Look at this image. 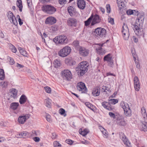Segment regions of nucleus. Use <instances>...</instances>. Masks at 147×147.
<instances>
[{"mask_svg": "<svg viewBox=\"0 0 147 147\" xmlns=\"http://www.w3.org/2000/svg\"><path fill=\"white\" fill-rule=\"evenodd\" d=\"M88 64L86 61L81 62L76 68V70L79 73L81 76H83L87 71Z\"/></svg>", "mask_w": 147, "mask_h": 147, "instance_id": "1", "label": "nucleus"}, {"mask_svg": "<svg viewBox=\"0 0 147 147\" xmlns=\"http://www.w3.org/2000/svg\"><path fill=\"white\" fill-rule=\"evenodd\" d=\"M120 106L123 109L124 114L126 117H129L131 115V111L128 104L122 101L120 103Z\"/></svg>", "mask_w": 147, "mask_h": 147, "instance_id": "2", "label": "nucleus"}, {"mask_svg": "<svg viewBox=\"0 0 147 147\" xmlns=\"http://www.w3.org/2000/svg\"><path fill=\"white\" fill-rule=\"evenodd\" d=\"M53 41L57 44H64L68 42V39L67 37L64 35H61L57 36L53 39Z\"/></svg>", "mask_w": 147, "mask_h": 147, "instance_id": "3", "label": "nucleus"}, {"mask_svg": "<svg viewBox=\"0 0 147 147\" xmlns=\"http://www.w3.org/2000/svg\"><path fill=\"white\" fill-rule=\"evenodd\" d=\"M136 15H137L138 18H137L134 25L143 26L145 18V14L144 13H139L138 11H136Z\"/></svg>", "mask_w": 147, "mask_h": 147, "instance_id": "4", "label": "nucleus"}, {"mask_svg": "<svg viewBox=\"0 0 147 147\" xmlns=\"http://www.w3.org/2000/svg\"><path fill=\"white\" fill-rule=\"evenodd\" d=\"M143 26L134 25V30L135 34L139 37L144 36V32L142 28Z\"/></svg>", "mask_w": 147, "mask_h": 147, "instance_id": "5", "label": "nucleus"}, {"mask_svg": "<svg viewBox=\"0 0 147 147\" xmlns=\"http://www.w3.org/2000/svg\"><path fill=\"white\" fill-rule=\"evenodd\" d=\"M106 33V30L104 28L100 27L95 29L94 34L97 36L102 38L105 37Z\"/></svg>", "mask_w": 147, "mask_h": 147, "instance_id": "6", "label": "nucleus"}, {"mask_svg": "<svg viewBox=\"0 0 147 147\" xmlns=\"http://www.w3.org/2000/svg\"><path fill=\"white\" fill-rule=\"evenodd\" d=\"M71 51V48L69 47L65 46L60 50L58 52V54L60 57H65L68 55Z\"/></svg>", "mask_w": 147, "mask_h": 147, "instance_id": "7", "label": "nucleus"}, {"mask_svg": "<svg viewBox=\"0 0 147 147\" xmlns=\"http://www.w3.org/2000/svg\"><path fill=\"white\" fill-rule=\"evenodd\" d=\"M122 32L124 39L127 40L129 36V29L126 24H124L122 27Z\"/></svg>", "mask_w": 147, "mask_h": 147, "instance_id": "8", "label": "nucleus"}, {"mask_svg": "<svg viewBox=\"0 0 147 147\" xmlns=\"http://www.w3.org/2000/svg\"><path fill=\"white\" fill-rule=\"evenodd\" d=\"M62 76L64 80H69L72 78V75L70 71L66 69L62 72Z\"/></svg>", "mask_w": 147, "mask_h": 147, "instance_id": "9", "label": "nucleus"}, {"mask_svg": "<svg viewBox=\"0 0 147 147\" xmlns=\"http://www.w3.org/2000/svg\"><path fill=\"white\" fill-rule=\"evenodd\" d=\"M7 16L11 23H13L14 25H17L18 23L13 13L11 11L8 12L7 14Z\"/></svg>", "mask_w": 147, "mask_h": 147, "instance_id": "10", "label": "nucleus"}, {"mask_svg": "<svg viewBox=\"0 0 147 147\" xmlns=\"http://www.w3.org/2000/svg\"><path fill=\"white\" fill-rule=\"evenodd\" d=\"M30 116L28 114H24L23 115L20 116L18 118V122L20 124H23L29 118Z\"/></svg>", "mask_w": 147, "mask_h": 147, "instance_id": "11", "label": "nucleus"}, {"mask_svg": "<svg viewBox=\"0 0 147 147\" xmlns=\"http://www.w3.org/2000/svg\"><path fill=\"white\" fill-rule=\"evenodd\" d=\"M77 90L81 93H86L87 92V90L84 84L80 82L78 84L77 86Z\"/></svg>", "mask_w": 147, "mask_h": 147, "instance_id": "12", "label": "nucleus"}, {"mask_svg": "<svg viewBox=\"0 0 147 147\" xmlns=\"http://www.w3.org/2000/svg\"><path fill=\"white\" fill-rule=\"evenodd\" d=\"M90 16H92V21L91 23V26H93L94 25L99 23L101 21V19L99 16L95 14L93 16L92 14Z\"/></svg>", "mask_w": 147, "mask_h": 147, "instance_id": "13", "label": "nucleus"}, {"mask_svg": "<svg viewBox=\"0 0 147 147\" xmlns=\"http://www.w3.org/2000/svg\"><path fill=\"white\" fill-rule=\"evenodd\" d=\"M56 19L54 17L49 16L46 19L45 23L46 24L52 25L56 23Z\"/></svg>", "mask_w": 147, "mask_h": 147, "instance_id": "14", "label": "nucleus"}, {"mask_svg": "<svg viewBox=\"0 0 147 147\" xmlns=\"http://www.w3.org/2000/svg\"><path fill=\"white\" fill-rule=\"evenodd\" d=\"M18 91L15 89H12L10 90V92L9 94L10 98L9 100L11 99H15L17 97Z\"/></svg>", "mask_w": 147, "mask_h": 147, "instance_id": "15", "label": "nucleus"}, {"mask_svg": "<svg viewBox=\"0 0 147 147\" xmlns=\"http://www.w3.org/2000/svg\"><path fill=\"white\" fill-rule=\"evenodd\" d=\"M103 44H99L96 45V49L98 53L100 55H103L105 53V51L102 49V47L103 46Z\"/></svg>", "mask_w": 147, "mask_h": 147, "instance_id": "16", "label": "nucleus"}, {"mask_svg": "<svg viewBox=\"0 0 147 147\" xmlns=\"http://www.w3.org/2000/svg\"><path fill=\"white\" fill-rule=\"evenodd\" d=\"M117 123L118 125L125 126L126 124V122L122 116L118 117L117 119Z\"/></svg>", "mask_w": 147, "mask_h": 147, "instance_id": "17", "label": "nucleus"}, {"mask_svg": "<svg viewBox=\"0 0 147 147\" xmlns=\"http://www.w3.org/2000/svg\"><path fill=\"white\" fill-rule=\"evenodd\" d=\"M79 51L80 54L84 57L87 56L89 53L88 49L82 47L79 49Z\"/></svg>", "mask_w": 147, "mask_h": 147, "instance_id": "18", "label": "nucleus"}, {"mask_svg": "<svg viewBox=\"0 0 147 147\" xmlns=\"http://www.w3.org/2000/svg\"><path fill=\"white\" fill-rule=\"evenodd\" d=\"M77 5L79 8L84 9L85 7L86 3L84 0H77Z\"/></svg>", "mask_w": 147, "mask_h": 147, "instance_id": "19", "label": "nucleus"}, {"mask_svg": "<svg viewBox=\"0 0 147 147\" xmlns=\"http://www.w3.org/2000/svg\"><path fill=\"white\" fill-rule=\"evenodd\" d=\"M118 6L120 9L126 8V6L124 3V0H117Z\"/></svg>", "mask_w": 147, "mask_h": 147, "instance_id": "20", "label": "nucleus"}, {"mask_svg": "<svg viewBox=\"0 0 147 147\" xmlns=\"http://www.w3.org/2000/svg\"><path fill=\"white\" fill-rule=\"evenodd\" d=\"M76 22V20L73 18H69L67 21V24L69 26H75Z\"/></svg>", "mask_w": 147, "mask_h": 147, "instance_id": "21", "label": "nucleus"}, {"mask_svg": "<svg viewBox=\"0 0 147 147\" xmlns=\"http://www.w3.org/2000/svg\"><path fill=\"white\" fill-rule=\"evenodd\" d=\"M141 113L143 120L145 121H147V114L146 109L144 107L141 108Z\"/></svg>", "mask_w": 147, "mask_h": 147, "instance_id": "22", "label": "nucleus"}, {"mask_svg": "<svg viewBox=\"0 0 147 147\" xmlns=\"http://www.w3.org/2000/svg\"><path fill=\"white\" fill-rule=\"evenodd\" d=\"M29 136V133L25 131L19 133L16 136V137L17 138H24L26 137H28Z\"/></svg>", "mask_w": 147, "mask_h": 147, "instance_id": "23", "label": "nucleus"}, {"mask_svg": "<svg viewBox=\"0 0 147 147\" xmlns=\"http://www.w3.org/2000/svg\"><path fill=\"white\" fill-rule=\"evenodd\" d=\"M102 105L104 108L109 111L112 110L113 109L112 107H110V104H109V102H102Z\"/></svg>", "mask_w": 147, "mask_h": 147, "instance_id": "24", "label": "nucleus"}, {"mask_svg": "<svg viewBox=\"0 0 147 147\" xmlns=\"http://www.w3.org/2000/svg\"><path fill=\"white\" fill-rule=\"evenodd\" d=\"M65 61L66 64L69 65H74L76 63L75 62L70 58L66 59Z\"/></svg>", "mask_w": 147, "mask_h": 147, "instance_id": "25", "label": "nucleus"}, {"mask_svg": "<svg viewBox=\"0 0 147 147\" xmlns=\"http://www.w3.org/2000/svg\"><path fill=\"white\" fill-rule=\"evenodd\" d=\"M27 100V98L26 96L25 95L23 94L20 98L19 102L21 104H23L25 103Z\"/></svg>", "mask_w": 147, "mask_h": 147, "instance_id": "26", "label": "nucleus"}, {"mask_svg": "<svg viewBox=\"0 0 147 147\" xmlns=\"http://www.w3.org/2000/svg\"><path fill=\"white\" fill-rule=\"evenodd\" d=\"M19 105V103L13 102L11 103L10 108L13 110H16Z\"/></svg>", "mask_w": 147, "mask_h": 147, "instance_id": "27", "label": "nucleus"}, {"mask_svg": "<svg viewBox=\"0 0 147 147\" xmlns=\"http://www.w3.org/2000/svg\"><path fill=\"white\" fill-rule=\"evenodd\" d=\"M146 121H143L142 124L141 129L144 131H147V122Z\"/></svg>", "mask_w": 147, "mask_h": 147, "instance_id": "28", "label": "nucleus"}, {"mask_svg": "<svg viewBox=\"0 0 147 147\" xmlns=\"http://www.w3.org/2000/svg\"><path fill=\"white\" fill-rule=\"evenodd\" d=\"M82 129H80L79 130L80 134L83 136H86L89 132V130L87 129H85L83 131L82 130Z\"/></svg>", "mask_w": 147, "mask_h": 147, "instance_id": "29", "label": "nucleus"}, {"mask_svg": "<svg viewBox=\"0 0 147 147\" xmlns=\"http://www.w3.org/2000/svg\"><path fill=\"white\" fill-rule=\"evenodd\" d=\"M51 100L49 98H47L45 100V106L48 108H50L51 105Z\"/></svg>", "mask_w": 147, "mask_h": 147, "instance_id": "30", "label": "nucleus"}, {"mask_svg": "<svg viewBox=\"0 0 147 147\" xmlns=\"http://www.w3.org/2000/svg\"><path fill=\"white\" fill-rule=\"evenodd\" d=\"M112 57L111 56V54H109L107 55H105L104 58V61H106L109 62L112 60Z\"/></svg>", "mask_w": 147, "mask_h": 147, "instance_id": "31", "label": "nucleus"}, {"mask_svg": "<svg viewBox=\"0 0 147 147\" xmlns=\"http://www.w3.org/2000/svg\"><path fill=\"white\" fill-rule=\"evenodd\" d=\"M100 93V90L97 88H94L93 89L92 94L94 96H98L99 95Z\"/></svg>", "mask_w": 147, "mask_h": 147, "instance_id": "32", "label": "nucleus"}, {"mask_svg": "<svg viewBox=\"0 0 147 147\" xmlns=\"http://www.w3.org/2000/svg\"><path fill=\"white\" fill-rule=\"evenodd\" d=\"M137 10H127L126 11V12L128 15H131L132 14L136 15Z\"/></svg>", "mask_w": 147, "mask_h": 147, "instance_id": "33", "label": "nucleus"}, {"mask_svg": "<svg viewBox=\"0 0 147 147\" xmlns=\"http://www.w3.org/2000/svg\"><path fill=\"white\" fill-rule=\"evenodd\" d=\"M73 46L77 50H79V49L81 47H80L79 45V42L78 41H74L72 44Z\"/></svg>", "mask_w": 147, "mask_h": 147, "instance_id": "34", "label": "nucleus"}, {"mask_svg": "<svg viewBox=\"0 0 147 147\" xmlns=\"http://www.w3.org/2000/svg\"><path fill=\"white\" fill-rule=\"evenodd\" d=\"M43 9H56L53 6L51 5H43L42 7Z\"/></svg>", "mask_w": 147, "mask_h": 147, "instance_id": "35", "label": "nucleus"}, {"mask_svg": "<svg viewBox=\"0 0 147 147\" xmlns=\"http://www.w3.org/2000/svg\"><path fill=\"white\" fill-rule=\"evenodd\" d=\"M43 11L47 14H51L54 13L56 10H42Z\"/></svg>", "mask_w": 147, "mask_h": 147, "instance_id": "36", "label": "nucleus"}, {"mask_svg": "<svg viewBox=\"0 0 147 147\" xmlns=\"http://www.w3.org/2000/svg\"><path fill=\"white\" fill-rule=\"evenodd\" d=\"M53 63L54 66L56 68L59 67L61 65L60 62L59 60L57 59L55 60Z\"/></svg>", "mask_w": 147, "mask_h": 147, "instance_id": "37", "label": "nucleus"}, {"mask_svg": "<svg viewBox=\"0 0 147 147\" xmlns=\"http://www.w3.org/2000/svg\"><path fill=\"white\" fill-rule=\"evenodd\" d=\"M124 144L127 147H131V145L130 143L129 142L127 138L125 139L123 141Z\"/></svg>", "mask_w": 147, "mask_h": 147, "instance_id": "38", "label": "nucleus"}, {"mask_svg": "<svg viewBox=\"0 0 147 147\" xmlns=\"http://www.w3.org/2000/svg\"><path fill=\"white\" fill-rule=\"evenodd\" d=\"M5 78V74L3 69H0V79L3 80Z\"/></svg>", "mask_w": 147, "mask_h": 147, "instance_id": "39", "label": "nucleus"}, {"mask_svg": "<svg viewBox=\"0 0 147 147\" xmlns=\"http://www.w3.org/2000/svg\"><path fill=\"white\" fill-rule=\"evenodd\" d=\"M8 82L6 81H2L0 83V86L3 88H5L7 87Z\"/></svg>", "mask_w": 147, "mask_h": 147, "instance_id": "40", "label": "nucleus"}, {"mask_svg": "<svg viewBox=\"0 0 147 147\" xmlns=\"http://www.w3.org/2000/svg\"><path fill=\"white\" fill-rule=\"evenodd\" d=\"M68 12L71 16H73L75 15L76 13V10H67Z\"/></svg>", "mask_w": 147, "mask_h": 147, "instance_id": "41", "label": "nucleus"}, {"mask_svg": "<svg viewBox=\"0 0 147 147\" xmlns=\"http://www.w3.org/2000/svg\"><path fill=\"white\" fill-rule=\"evenodd\" d=\"M92 20V16H90L86 21H85V26H88Z\"/></svg>", "mask_w": 147, "mask_h": 147, "instance_id": "42", "label": "nucleus"}, {"mask_svg": "<svg viewBox=\"0 0 147 147\" xmlns=\"http://www.w3.org/2000/svg\"><path fill=\"white\" fill-rule=\"evenodd\" d=\"M17 5L19 8V9H22V5L21 0H18L17 1Z\"/></svg>", "mask_w": 147, "mask_h": 147, "instance_id": "43", "label": "nucleus"}, {"mask_svg": "<svg viewBox=\"0 0 147 147\" xmlns=\"http://www.w3.org/2000/svg\"><path fill=\"white\" fill-rule=\"evenodd\" d=\"M9 45L10 49L13 52L16 53V52L17 49L13 45L11 44H10Z\"/></svg>", "mask_w": 147, "mask_h": 147, "instance_id": "44", "label": "nucleus"}, {"mask_svg": "<svg viewBox=\"0 0 147 147\" xmlns=\"http://www.w3.org/2000/svg\"><path fill=\"white\" fill-rule=\"evenodd\" d=\"M85 105L89 109L92 110L94 111V107L93 105H92L90 103L88 102H86L85 103Z\"/></svg>", "mask_w": 147, "mask_h": 147, "instance_id": "45", "label": "nucleus"}, {"mask_svg": "<svg viewBox=\"0 0 147 147\" xmlns=\"http://www.w3.org/2000/svg\"><path fill=\"white\" fill-rule=\"evenodd\" d=\"M119 138L122 140V141H123L126 138L124 134L122 132H120L119 133Z\"/></svg>", "mask_w": 147, "mask_h": 147, "instance_id": "46", "label": "nucleus"}, {"mask_svg": "<svg viewBox=\"0 0 147 147\" xmlns=\"http://www.w3.org/2000/svg\"><path fill=\"white\" fill-rule=\"evenodd\" d=\"M102 91L107 92V91L109 92L110 91V89L107 86H103L102 88Z\"/></svg>", "mask_w": 147, "mask_h": 147, "instance_id": "47", "label": "nucleus"}, {"mask_svg": "<svg viewBox=\"0 0 147 147\" xmlns=\"http://www.w3.org/2000/svg\"><path fill=\"white\" fill-rule=\"evenodd\" d=\"M133 57L134 58V60L135 61V63H136V67L137 68L139 69L140 68V64L138 62H137V61H136V57L135 55V54H134H134H133Z\"/></svg>", "mask_w": 147, "mask_h": 147, "instance_id": "48", "label": "nucleus"}, {"mask_svg": "<svg viewBox=\"0 0 147 147\" xmlns=\"http://www.w3.org/2000/svg\"><path fill=\"white\" fill-rule=\"evenodd\" d=\"M134 88L136 91H138L140 88V83L134 84Z\"/></svg>", "mask_w": 147, "mask_h": 147, "instance_id": "49", "label": "nucleus"}, {"mask_svg": "<svg viewBox=\"0 0 147 147\" xmlns=\"http://www.w3.org/2000/svg\"><path fill=\"white\" fill-rule=\"evenodd\" d=\"M118 102V100L117 99H111L109 100V103L115 105Z\"/></svg>", "mask_w": 147, "mask_h": 147, "instance_id": "50", "label": "nucleus"}, {"mask_svg": "<svg viewBox=\"0 0 147 147\" xmlns=\"http://www.w3.org/2000/svg\"><path fill=\"white\" fill-rule=\"evenodd\" d=\"M134 84L140 83L139 79L137 76H135L134 79Z\"/></svg>", "mask_w": 147, "mask_h": 147, "instance_id": "51", "label": "nucleus"}, {"mask_svg": "<svg viewBox=\"0 0 147 147\" xmlns=\"http://www.w3.org/2000/svg\"><path fill=\"white\" fill-rule=\"evenodd\" d=\"M54 147H61V145L57 141H55L53 142Z\"/></svg>", "mask_w": 147, "mask_h": 147, "instance_id": "52", "label": "nucleus"}, {"mask_svg": "<svg viewBox=\"0 0 147 147\" xmlns=\"http://www.w3.org/2000/svg\"><path fill=\"white\" fill-rule=\"evenodd\" d=\"M45 91L48 93H50L51 92V89L50 88L46 86L44 87Z\"/></svg>", "mask_w": 147, "mask_h": 147, "instance_id": "53", "label": "nucleus"}, {"mask_svg": "<svg viewBox=\"0 0 147 147\" xmlns=\"http://www.w3.org/2000/svg\"><path fill=\"white\" fill-rule=\"evenodd\" d=\"M46 118L47 121L49 122H51L52 121L51 118V116L49 114L47 115Z\"/></svg>", "mask_w": 147, "mask_h": 147, "instance_id": "54", "label": "nucleus"}, {"mask_svg": "<svg viewBox=\"0 0 147 147\" xmlns=\"http://www.w3.org/2000/svg\"><path fill=\"white\" fill-rule=\"evenodd\" d=\"M59 113L61 115H63L65 113V111L64 109L61 108L59 109Z\"/></svg>", "mask_w": 147, "mask_h": 147, "instance_id": "55", "label": "nucleus"}, {"mask_svg": "<svg viewBox=\"0 0 147 147\" xmlns=\"http://www.w3.org/2000/svg\"><path fill=\"white\" fill-rule=\"evenodd\" d=\"M20 53L22 55L26 57L27 56V52L25 51L22 50V51H20Z\"/></svg>", "mask_w": 147, "mask_h": 147, "instance_id": "56", "label": "nucleus"}, {"mask_svg": "<svg viewBox=\"0 0 147 147\" xmlns=\"http://www.w3.org/2000/svg\"><path fill=\"white\" fill-rule=\"evenodd\" d=\"M109 114L111 117H112L113 119L116 118L115 115L114 113L111 112H109Z\"/></svg>", "mask_w": 147, "mask_h": 147, "instance_id": "57", "label": "nucleus"}, {"mask_svg": "<svg viewBox=\"0 0 147 147\" xmlns=\"http://www.w3.org/2000/svg\"><path fill=\"white\" fill-rule=\"evenodd\" d=\"M108 21L112 25L114 24V19L111 18H110L108 19Z\"/></svg>", "mask_w": 147, "mask_h": 147, "instance_id": "58", "label": "nucleus"}, {"mask_svg": "<svg viewBox=\"0 0 147 147\" xmlns=\"http://www.w3.org/2000/svg\"><path fill=\"white\" fill-rule=\"evenodd\" d=\"M9 63L11 65H12L15 62L13 59L11 58L10 57H9Z\"/></svg>", "mask_w": 147, "mask_h": 147, "instance_id": "59", "label": "nucleus"}, {"mask_svg": "<svg viewBox=\"0 0 147 147\" xmlns=\"http://www.w3.org/2000/svg\"><path fill=\"white\" fill-rule=\"evenodd\" d=\"M102 133L104 135V137H105L107 138L108 137V134L107 133V131L105 129L103 131H102Z\"/></svg>", "mask_w": 147, "mask_h": 147, "instance_id": "60", "label": "nucleus"}, {"mask_svg": "<svg viewBox=\"0 0 147 147\" xmlns=\"http://www.w3.org/2000/svg\"><path fill=\"white\" fill-rule=\"evenodd\" d=\"M66 142L69 144H72L73 143V141L71 140H66Z\"/></svg>", "mask_w": 147, "mask_h": 147, "instance_id": "61", "label": "nucleus"}, {"mask_svg": "<svg viewBox=\"0 0 147 147\" xmlns=\"http://www.w3.org/2000/svg\"><path fill=\"white\" fill-rule=\"evenodd\" d=\"M66 0H59V3L61 4H65V3Z\"/></svg>", "mask_w": 147, "mask_h": 147, "instance_id": "62", "label": "nucleus"}, {"mask_svg": "<svg viewBox=\"0 0 147 147\" xmlns=\"http://www.w3.org/2000/svg\"><path fill=\"white\" fill-rule=\"evenodd\" d=\"M33 140L34 141H35L36 142H39V141L40 140V138H39L38 137H34V138Z\"/></svg>", "mask_w": 147, "mask_h": 147, "instance_id": "63", "label": "nucleus"}, {"mask_svg": "<svg viewBox=\"0 0 147 147\" xmlns=\"http://www.w3.org/2000/svg\"><path fill=\"white\" fill-rule=\"evenodd\" d=\"M109 65L111 67H113V60L109 62Z\"/></svg>", "mask_w": 147, "mask_h": 147, "instance_id": "64", "label": "nucleus"}]
</instances>
